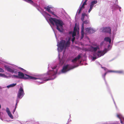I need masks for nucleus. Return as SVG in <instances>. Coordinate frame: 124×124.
<instances>
[{"label":"nucleus","instance_id":"10","mask_svg":"<svg viewBox=\"0 0 124 124\" xmlns=\"http://www.w3.org/2000/svg\"><path fill=\"white\" fill-rule=\"evenodd\" d=\"M101 29L103 32L108 33L110 34L111 33V29L110 27H103Z\"/></svg>","mask_w":124,"mask_h":124},{"label":"nucleus","instance_id":"6","mask_svg":"<svg viewBox=\"0 0 124 124\" xmlns=\"http://www.w3.org/2000/svg\"><path fill=\"white\" fill-rule=\"evenodd\" d=\"M109 47H108V48H105L104 50L102 51L101 50L98 51L97 53V58H99L101 56H103L110 49H109Z\"/></svg>","mask_w":124,"mask_h":124},{"label":"nucleus","instance_id":"14","mask_svg":"<svg viewBox=\"0 0 124 124\" xmlns=\"http://www.w3.org/2000/svg\"><path fill=\"white\" fill-rule=\"evenodd\" d=\"M97 1L94 0L92 1L91 3L90 6L93 7L94 4L97 3Z\"/></svg>","mask_w":124,"mask_h":124},{"label":"nucleus","instance_id":"28","mask_svg":"<svg viewBox=\"0 0 124 124\" xmlns=\"http://www.w3.org/2000/svg\"><path fill=\"white\" fill-rule=\"evenodd\" d=\"M49 12L51 13V14H52L53 15H54V16H55V15L54 14V12H53L51 11Z\"/></svg>","mask_w":124,"mask_h":124},{"label":"nucleus","instance_id":"1","mask_svg":"<svg viewBox=\"0 0 124 124\" xmlns=\"http://www.w3.org/2000/svg\"><path fill=\"white\" fill-rule=\"evenodd\" d=\"M49 20L52 25H54L55 23L56 26V29L58 31L60 32L62 31L64 23L62 20L52 17L50 18Z\"/></svg>","mask_w":124,"mask_h":124},{"label":"nucleus","instance_id":"46","mask_svg":"<svg viewBox=\"0 0 124 124\" xmlns=\"http://www.w3.org/2000/svg\"><path fill=\"white\" fill-rule=\"evenodd\" d=\"M21 70H25L24 69H22V68H21Z\"/></svg>","mask_w":124,"mask_h":124},{"label":"nucleus","instance_id":"33","mask_svg":"<svg viewBox=\"0 0 124 124\" xmlns=\"http://www.w3.org/2000/svg\"><path fill=\"white\" fill-rule=\"evenodd\" d=\"M76 61L75 60V59H74L72 60V62H76Z\"/></svg>","mask_w":124,"mask_h":124},{"label":"nucleus","instance_id":"2","mask_svg":"<svg viewBox=\"0 0 124 124\" xmlns=\"http://www.w3.org/2000/svg\"><path fill=\"white\" fill-rule=\"evenodd\" d=\"M18 76L14 75L13 76L16 77V78H23L24 79H28L33 80H36L38 79L37 78L29 76L26 74H25V75H24L23 73L21 72H18Z\"/></svg>","mask_w":124,"mask_h":124},{"label":"nucleus","instance_id":"8","mask_svg":"<svg viewBox=\"0 0 124 124\" xmlns=\"http://www.w3.org/2000/svg\"><path fill=\"white\" fill-rule=\"evenodd\" d=\"M99 47H90L88 49L85 48H83V50L85 51L95 52L96 51L97 49H99Z\"/></svg>","mask_w":124,"mask_h":124},{"label":"nucleus","instance_id":"36","mask_svg":"<svg viewBox=\"0 0 124 124\" xmlns=\"http://www.w3.org/2000/svg\"><path fill=\"white\" fill-rule=\"evenodd\" d=\"M82 8H83L84 9L85 8V5H83V4L82 5V6L81 7Z\"/></svg>","mask_w":124,"mask_h":124},{"label":"nucleus","instance_id":"13","mask_svg":"<svg viewBox=\"0 0 124 124\" xmlns=\"http://www.w3.org/2000/svg\"><path fill=\"white\" fill-rule=\"evenodd\" d=\"M104 40L107 42H108L109 43H110L111 41V39L108 37L105 38L104 39Z\"/></svg>","mask_w":124,"mask_h":124},{"label":"nucleus","instance_id":"15","mask_svg":"<svg viewBox=\"0 0 124 124\" xmlns=\"http://www.w3.org/2000/svg\"><path fill=\"white\" fill-rule=\"evenodd\" d=\"M66 47H58L57 50L58 51L61 52L64 47H65V49Z\"/></svg>","mask_w":124,"mask_h":124},{"label":"nucleus","instance_id":"47","mask_svg":"<svg viewBox=\"0 0 124 124\" xmlns=\"http://www.w3.org/2000/svg\"><path fill=\"white\" fill-rule=\"evenodd\" d=\"M72 32H70V34H71V33H72Z\"/></svg>","mask_w":124,"mask_h":124},{"label":"nucleus","instance_id":"37","mask_svg":"<svg viewBox=\"0 0 124 124\" xmlns=\"http://www.w3.org/2000/svg\"><path fill=\"white\" fill-rule=\"evenodd\" d=\"M84 17L82 16L81 18V20L82 21H83L84 19Z\"/></svg>","mask_w":124,"mask_h":124},{"label":"nucleus","instance_id":"7","mask_svg":"<svg viewBox=\"0 0 124 124\" xmlns=\"http://www.w3.org/2000/svg\"><path fill=\"white\" fill-rule=\"evenodd\" d=\"M24 94V93L22 88L21 87L19 89L17 94V97L19 99L21 98Z\"/></svg>","mask_w":124,"mask_h":124},{"label":"nucleus","instance_id":"19","mask_svg":"<svg viewBox=\"0 0 124 124\" xmlns=\"http://www.w3.org/2000/svg\"><path fill=\"white\" fill-rule=\"evenodd\" d=\"M115 72L119 74H122L124 73V71L123 70H121L118 71H115Z\"/></svg>","mask_w":124,"mask_h":124},{"label":"nucleus","instance_id":"18","mask_svg":"<svg viewBox=\"0 0 124 124\" xmlns=\"http://www.w3.org/2000/svg\"><path fill=\"white\" fill-rule=\"evenodd\" d=\"M77 30V27L76 23L75 25V26L74 29V32H76Z\"/></svg>","mask_w":124,"mask_h":124},{"label":"nucleus","instance_id":"21","mask_svg":"<svg viewBox=\"0 0 124 124\" xmlns=\"http://www.w3.org/2000/svg\"><path fill=\"white\" fill-rule=\"evenodd\" d=\"M8 114V115L11 118V119H13V116L11 114V112Z\"/></svg>","mask_w":124,"mask_h":124},{"label":"nucleus","instance_id":"5","mask_svg":"<svg viewBox=\"0 0 124 124\" xmlns=\"http://www.w3.org/2000/svg\"><path fill=\"white\" fill-rule=\"evenodd\" d=\"M76 67V66L74 67L69 64H67L63 66L62 69L61 70V72L62 73H65Z\"/></svg>","mask_w":124,"mask_h":124},{"label":"nucleus","instance_id":"16","mask_svg":"<svg viewBox=\"0 0 124 124\" xmlns=\"http://www.w3.org/2000/svg\"><path fill=\"white\" fill-rule=\"evenodd\" d=\"M16 85V83L12 84L10 85H9L7 86L8 88H9L11 87H13L15 86Z\"/></svg>","mask_w":124,"mask_h":124},{"label":"nucleus","instance_id":"50","mask_svg":"<svg viewBox=\"0 0 124 124\" xmlns=\"http://www.w3.org/2000/svg\"><path fill=\"white\" fill-rule=\"evenodd\" d=\"M108 46H110V45H108Z\"/></svg>","mask_w":124,"mask_h":124},{"label":"nucleus","instance_id":"22","mask_svg":"<svg viewBox=\"0 0 124 124\" xmlns=\"http://www.w3.org/2000/svg\"><path fill=\"white\" fill-rule=\"evenodd\" d=\"M60 64L61 65H62L64 62V61L62 59L61 60H60Z\"/></svg>","mask_w":124,"mask_h":124},{"label":"nucleus","instance_id":"41","mask_svg":"<svg viewBox=\"0 0 124 124\" xmlns=\"http://www.w3.org/2000/svg\"><path fill=\"white\" fill-rule=\"evenodd\" d=\"M16 108V106H15V109H14V110L13 111V112H14L15 111Z\"/></svg>","mask_w":124,"mask_h":124},{"label":"nucleus","instance_id":"48","mask_svg":"<svg viewBox=\"0 0 124 124\" xmlns=\"http://www.w3.org/2000/svg\"><path fill=\"white\" fill-rule=\"evenodd\" d=\"M1 108V106L0 105V109Z\"/></svg>","mask_w":124,"mask_h":124},{"label":"nucleus","instance_id":"34","mask_svg":"<svg viewBox=\"0 0 124 124\" xmlns=\"http://www.w3.org/2000/svg\"><path fill=\"white\" fill-rule=\"evenodd\" d=\"M73 37V38L72 39V42H73L74 41L75 39V38L74 37Z\"/></svg>","mask_w":124,"mask_h":124},{"label":"nucleus","instance_id":"44","mask_svg":"<svg viewBox=\"0 0 124 124\" xmlns=\"http://www.w3.org/2000/svg\"><path fill=\"white\" fill-rule=\"evenodd\" d=\"M102 68L104 69V70H105L106 68L105 67H102Z\"/></svg>","mask_w":124,"mask_h":124},{"label":"nucleus","instance_id":"49","mask_svg":"<svg viewBox=\"0 0 124 124\" xmlns=\"http://www.w3.org/2000/svg\"><path fill=\"white\" fill-rule=\"evenodd\" d=\"M87 0H85V1H86V2Z\"/></svg>","mask_w":124,"mask_h":124},{"label":"nucleus","instance_id":"11","mask_svg":"<svg viewBox=\"0 0 124 124\" xmlns=\"http://www.w3.org/2000/svg\"><path fill=\"white\" fill-rule=\"evenodd\" d=\"M85 30L86 32L89 34L93 33L95 31L90 27L86 28Z\"/></svg>","mask_w":124,"mask_h":124},{"label":"nucleus","instance_id":"51","mask_svg":"<svg viewBox=\"0 0 124 124\" xmlns=\"http://www.w3.org/2000/svg\"><path fill=\"white\" fill-rule=\"evenodd\" d=\"M93 55H94V56H95V54H93Z\"/></svg>","mask_w":124,"mask_h":124},{"label":"nucleus","instance_id":"25","mask_svg":"<svg viewBox=\"0 0 124 124\" xmlns=\"http://www.w3.org/2000/svg\"><path fill=\"white\" fill-rule=\"evenodd\" d=\"M93 8V7L90 6V8L89 9V10H88V12L89 13H90V11H91V10H92V9Z\"/></svg>","mask_w":124,"mask_h":124},{"label":"nucleus","instance_id":"3","mask_svg":"<svg viewBox=\"0 0 124 124\" xmlns=\"http://www.w3.org/2000/svg\"><path fill=\"white\" fill-rule=\"evenodd\" d=\"M56 74L53 71H51L47 72L44 75L45 80H48L53 79L55 78Z\"/></svg>","mask_w":124,"mask_h":124},{"label":"nucleus","instance_id":"38","mask_svg":"<svg viewBox=\"0 0 124 124\" xmlns=\"http://www.w3.org/2000/svg\"><path fill=\"white\" fill-rule=\"evenodd\" d=\"M85 15V14H82V16L84 17Z\"/></svg>","mask_w":124,"mask_h":124},{"label":"nucleus","instance_id":"30","mask_svg":"<svg viewBox=\"0 0 124 124\" xmlns=\"http://www.w3.org/2000/svg\"><path fill=\"white\" fill-rule=\"evenodd\" d=\"M0 72H4V70L0 68Z\"/></svg>","mask_w":124,"mask_h":124},{"label":"nucleus","instance_id":"23","mask_svg":"<svg viewBox=\"0 0 124 124\" xmlns=\"http://www.w3.org/2000/svg\"><path fill=\"white\" fill-rule=\"evenodd\" d=\"M6 112L8 114L11 112L9 108H6Z\"/></svg>","mask_w":124,"mask_h":124},{"label":"nucleus","instance_id":"40","mask_svg":"<svg viewBox=\"0 0 124 124\" xmlns=\"http://www.w3.org/2000/svg\"><path fill=\"white\" fill-rule=\"evenodd\" d=\"M97 58L96 57H93V59L94 60H95Z\"/></svg>","mask_w":124,"mask_h":124},{"label":"nucleus","instance_id":"27","mask_svg":"<svg viewBox=\"0 0 124 124\" xmlns=\"http://www.w3.org/2000/svg\"><path fill=\"white\" fill-rule=\"evenodd\" d=\"M81 56L79 54V55H78L77 57H76L78 59V60L80 59V58H81Z\"/></svg>","mask_w":124,"mask_h":124},{"label":"nucleus","instance_id":"17","mask_svg":"<svg viewBox=\"0 0 124 124\" xmlns=\"http://www.w3.org/2000/svg\"><path fill=\"white\" fill-rule=\"evenodd\" d=\"M44 8L49 12L51 11L50 10L51 8L48 6H47V7H45Z\"/></svg>","mask_w":124,"mask_h":124},{"label":"nucleus","instance_id":"12","mask_svg":"<svg viewBox=\"0 0 124 124\" xmlns=\"http://www.w3.org/2000/svg\"><path fill=\"white\" fill-rule=\"evenodd\" d=\"M6 69L8 71L10 72L11 73H13L14 72V70L9 67H6Z\"/></svg>","mask_w":124,"mask_h":124},{"label":"nucleus","instance_id":"31","mask_svg":"<svg viewBox=\"0 0 124 124\" xmlns=\"http://www.w3.org/2000/svg\"><path fill=\"white\" fill-rule=\"evenodd\" d=\"M5 76V75L4 74H2L1 73H0V76L4 77Z\"/></svg>","mask_w":124,"mask_h":124},{"label":"nucleus","instance_id":"26","mask_svg":"<svg viewBox=\"0 0 124 124\" xmlns=\"http://www.w3.org/2000/svg\"><path fill=\"white\" fill-rule=\"evenodd\" d=\"M121 116V115L120 114H117V116L120 119H121L120 118Z\"/></svg>","mask_w":124,"mask_h":124},{"label":"nucleus","instance_id":"29","mask_svg":"<svg viewBox=\"0 0 124 124\" xmlns=\"http://www.w3.org/2000/svg\"><path fill=\"white\" fill-rule=\"evenodd\" d=\"M107 72H105V73L104 75L102 76V77L104 78V79L105 78V77L106 75L107 74Z\"/></svg>","mask_w":124,"mask_h":124},{"label":"nucleus","instance_id":"39","mask_svg":"<svg viewBox=\"0 0 124 124\" xmlns=\"http://www.w3.org/2000/svg\"><path fill=\"white\" fill-rule=\"evenodd\" d=\"M120 122H121V123L122 124H124V123H123V122L122 121V120H121V119H120Z\"/></svg>","mask_w":124,"mask_h":124},{"label":"nucleus","instance_id":"45","mask_svg":"<svg viewBox=\"0 0 124 124\" xmlns=\"http://www.w3.org/2000/svg\"><path fill=\"white\" fill-rule=\"evenodd\" d=\"M17 102H16V106L17 105Z\"/></svg>","mask_w":124,"mask_h":124},{"label":"nucleus","instance_id":"35","mask_svg":"<svg viewBox=\"0 0 124 124\" xmlns=\"http://www.w3.org/2000/svg\"><path fill=\"white\" fill-rule=\"evenodd\" d=\"M86 2V1H85L83 3V4L84 5H86L87 4Z\"/></svg>","mask_w":124,"mask_h":124},{"label":"nucleus","instance_id":"43","mask_svg":"<svg viewBox=\"0 0 124 124\" xmlns=\"http://www.w3.org/2000/svg\"><path fill=\"white\" fill-rule=\"evenodd\" d=\"M75 60H76L77 61L78 60V59L76 57V58H75Z\"/></svg>","mask_w":124,"mask_h":124},{"label":"nucleus","instance_id":"42","mask_svg":"<svg viewBox=\"0 0 124 124\" xmlns=\"http://www.w3.org/2000/svg\"><path fill=\"white\" fill-rule=\"evenodd\" d=\"M16 108V106H15V109H14V110L13 111V112H14L15 111Z\"/></svg>","mask_w":124,"mask_h":124},{"label":"nucleus","instance_id":"24","mask_svg":"<svg viewBox=\"0 0 124 124\" xmlns=\"http://www.w3.org/2000/svg\"><path fill=\"white\" fill-rule=\"evenodd\" d=\"M76 32H75L73 31L72 34V37H74L76 36Z\"/></svg>","mask_w":124,"mask_h":124},{"label":"nucleus","instance_id":"4","mask_svg":"<svg viewBox=\"0 0 124 124\" xmlns=\"http://www.w3.org/2000/svg\"><path fill=\"white\" fill-rule=\"evenodd\" d=\"M70 43V41L69 39L67 41L62 40L58 42L57 46H69Z\"/></svg>","mask_w":124,"mask_h":124},{"label":"nucleus","instance_id":"9","mask_svg":"<svg viewBox=\"0 0 124 124\" xmlns=\"http://www.w3.org/2000/svg\"><path fill=\"white\" fill-rule=\"evenodd\" d=\"M89 23V21L87 20H86L84 21L83 22V23H82V26L81 27V39H83V38L84 37V24H87Z\"/></svg>","mask_w":124,"mask_h":124},{"label":"nucleus","instance_id":"32","mask_svg":"<svg viewBox=\"0 0 124 124\" xmlns=\"http://www.w3.org/2000/svg\"><path fill=\"white\" fill-rule=\"evenodd\" d=\"M115 71H114L111 70H109L108 71V72H115Z\"/></svg>","mask_w":124,"mask_h":124},{"label":"nucleus","instance_id":"20","mask_svg":"<svg viewBox=\"0 0 124 124\" xmlns=\"http://www.w3.org/2000/svg\"><path fill=\"white\" fill-rule=\"evenodd\" d=\"M83 9V8L81 7H80L79 9L78 10V14H79L81 12V11H82V9Z\"/></svg>","mask_w":124,"mask_h":124}]
</instances>
